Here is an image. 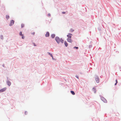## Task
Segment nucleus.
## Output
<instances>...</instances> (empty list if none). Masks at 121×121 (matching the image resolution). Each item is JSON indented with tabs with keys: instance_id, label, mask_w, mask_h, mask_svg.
Segmentation results:
<instances>
[{
	"instance_id": "f8f14e48",
	"label": "nucleus",
	"mask_w": 121,
	"mask_h": 121,
	"mask_svg": "<svg viewBox=\"0 0 121 121\" xmlns=\"http://www.w3.org/2000/svg\"><path fill=\"white\" fill-rule=\"evenodd\" d=\"M71 93L73 95H74L75 94V93L74 91H70Z\"/></svg>"
},
{
	"instance_id": "423d86ee",
	"label": "nucleus",
	"mask_w": 121,
	"mask_h": 121,
	"mask_svg": "<svg viewBox=\"0 0 121 121\" xmlns=\"http://www.w3.org/2000/svg\"><path fill=\"white\" fill-rule=\"evenodd\" d=\"M14 21L13 20H12L11 21L10 23L11 25H10V26H12L13 25L14 23Z\"/></svg>"
},
{
	"instance_id": "20e7f679",
	"label": "nucleus",
	"mask_w": 121,
	"mask_h": 121,
	"mask_svg": "<svg viewBox=\"0 0 121 121\" xmlns=\"http://www.w3.org/2000/svg\"><path fill=\"white\" fill-rule=\"evenodd\" d=\"M72 35V34L69 33L67 35V36L68 38H71Z\"/></svg>"
},
{
	"instance_id": "f257e3e1",
	"label": "nucleus",
	"mask_w": 121,
	"mask_h": 121,
	"mask_svg": "<svg viewBox=\"0 0 121 121\" xmlns=\"http://www.w3.org/2000/svg\"><path fill=\"white\" fill-rule=\"evenodd\" d=\"M95 80L97 83H99V78H98V76L97 75H95Z\"/></svg>"
},
{
	"instance_id": "393cba45",
	"label": "nucleus",
	"mask_w": 121,
	"mask_h": 121,
	"mask_svg": "<svg viewBox=\"0 0 121 121\" xmlns=\"http://www.w3.org/2000/svg\"><path fill=\"white\" fill-rule=\"evenodd\" d=\"M62 13L63 14H65V12H62Z\"/></svg>"
},
{
	"instance_id": "9d476101",
	"label": "nucleus",
	"mask_w": 121,
	"mask_h": 121,
	"mask_svg": "<svg viewBox=\"0 0 121 121\" xmlns=\"http://www.w3.org/2000/svg\"><path fill=\"white\" fill-rule=\"evenodd\" d=\"M96 89L94 87L92 89V90L94 91L95 93L96 92Z\"/></svg>"
},
{
	"instance_id": "6e6552de",
	"label": "nucleus",
	"mask_w": 121,
	"mask_h": 121,
	"mask_svg": "<svg viewBox=\"0 0 121 121\" xmlns=\"http://www.w3.org/2000/svg\"><path fill=\"white\" fill-rule=\"evenodd\" d=\"M7 84L9 86H10L11 85V83L9 81H8L7 82Z\"/></svg>"
},
{
	"instance_id": "f3484780",
	"label": "nucleus",
	"mask_w": 121,
	"mask_h": 121,
	"mask_svg": "<svg viewBox=\"0 0 121 121\" xmlns=\"http://www.w3.org/2000/svg\"><path fill=\"white\" fill-rule=\"evenodd\" d=\"M70 31L71 32H72L73 31H74V30L73 29H71L70 30Z\"/></svg>"
},
{
	"instance_id": "aec40b11",
	"label": "nucleus",
	"mask_w": 121,
	"mask_h": 121,
	"mask_svg": "<svg viewBox=\"0 0 121 121\" xmlns=\"http://www.w3.org/2000/svg\"><path fill=\"white\" fill-rule=\"evenodd\" d=\"M74 48H76V49H78V47H74Z\"/></svg>"
},
{
	"instance_id": "39448f33",
	"label": "nucleus",
	"mask_w": 121,
	"mask_h": 121,
	"mask_svg": "<svg viewBox=\"0 0 121 121\" xmlns=\"http://www.w3.org/2000/svg\"><path fill=\"white\" fill-rule=\"evenodd\" d=\"M67 40L68 42L71 43L72 42L71 38H68Z\"/></svg>"
},
{
	"instance_id": "b1692460",
	"label": "nucleus",
	"mask_w": 121,
	"mask_h": 121,
	"mask_svg": "<svg viewBox=\"0 0 121 121\" xmlns=\"http://www.w3.org/2000/svg\"><path fill=\"white\" fill-rule=\"evenodd\" d=\"M76 77L77 78H78V79L79 78L78 77V76H77V75H76Z\"/></svg>"
},
{
	"instance_id": "bb28decb",
	"label": "nucleus",
	"mask_w": 121,
	"mask_h": 121,
	"mask_svg": "<svg viewBox=\"0 0 121 121\" xmlns=\"http://www.w3.org/2000/svg\"><path fill=\"white\" fill-rule=\"evenodd\" d=\"M25 114L26 113V112H25Z\"/></svg>"
},
{
	"instance_id": "0eeeda50",
	"label": "nucleus",
	"mask_w": 121,
	"mask_h": 121,
	"mask_svg": "<svg viewBox=\"0 0 121 121\" xmlns=\"http://www.w3.org/2000/svg\"><path fill=\"white\" fill-rule=\"evenodd\" d=\"M49 36V33L48 32H47L45 35V36L46 37H48Z\"/></svg>"
},
{
	"instance_id": "a211bd4d",
	"label": "nucleus",
	"mask_w": 121,
	"mask_h": 121,
	"mask_svg": "<svg viewBox=\"0 0 121 121\" xmlns=\"http://www.w3.org/2000/svg\"><path fill=\"white\" fill-rule=\"evenodd\" d=\"M24 27V25L23 24H21V27L23 28Z\"/></svg>"
},
{
	"instance_id": "412c9836",
	"label": "nucleus",
	"mask_w": 121,
	"mask_h": 121,
	"mask_svg": "<svg viewBox=\"0 0 121 121\" xmlns=\"http://www.w3.org/2000/svg\"><path fill=\"white\" fill-rule=\"evenodd\" d=\"M51 16V15H50V14L49 13H48V17H50V16Z\"/></svg>"
},
{
	"instance_id": "f03ea898",
	"label": "nucleus",
	"mask_w": 121,
	"mask_h": 121,
	"mask_svg": "<svg viewBox=\"0 0 121 121\" xmlns=\"http://www.w3.org/2000/svg\"><path fill=\"white\" fill-rule=\"evenodd\" d=\"M55 40L58 43H60V39L59 37H56L55 38Z\"/></svg>"
},
{
	"instance_id": "a878e982",
	"label": "nucleus",
	"mask_w": 121,
	"mask_h": 121,
	"mask_svg": "<svg viewBox=\"0 0 121 121\" xmlns=\"http://www.w3.org/2000/svg\"><path fill=\"white\" fill-rule=\"evenodd\" d=\"M22 39H24V36H23V35L22 36Z\"/></svg>"
},
{
	"instance_id": "dca6fc26",
	"label": "nucleus",
	"mask_w": 121,
	"mask_h": 121,
	"mask_svg": "<svg viewBox=\"0 0 121 121\" xmlns=\"http://www.w3.org/2000/svg\"><path fill=\"white\" fill-rule=\"evenodd\" d=\"M9 17V16L8 15H6V18L7 19H8Z\"/></svg>"
},
{
	"instance_id": "1a4fd4ad",
	"label": "nucleus",
	"mask_w": 121,
	"mask_h": 121,
	"mask_svg": "<svg viewBox=\"0 0 121 121\" xmlns=\"http://www.w3.org/2000/svg\"><path fill=\"white\" fill-rule=\"evenodd\" d=\"M64 44H65V46L66 47H67L68 46V43L66 41H65Z\"/></svg>"
},
{
	"instance_id": "7ed1b4c3",
	"label": "nucleus",
	"mask_w": 121,
	"mask_h": 121,
	"mask_svg": "<svg viewBox=\"0 0 121 121\" xmlns=\"http://www.w3.org/2000/svg\"><path fill=\"white\" fill-rule=\"evenodd\" d=\"M6 87L0 90V92H2L6 90Z\"/></svg>"
},
{
	"instance_id": "cd10ccee",
	"label": "nucleus",
	"mask_w": 121,
	"mask_h": 121,
	"mask_svg": "<svg viewBox=\"0 0 121 121\" xmlns=\"http://www.w3.org/2000/svg\"><path fill=\"white\" fill-rule=\"evenodd\" d=\"M25 114L26 113V112H25Z\"/></svg>"
},
{
	"instance_id": "2eb2a0df",
	"label": "nucleus",
	"mask_w": 121,
	"mask_h": 121,
	"mask_svg": "<svg viewBox=\"0 0 121 121\" xmlns=\"http://www.w3.org/2000/svg\"><path fill=\"white\" fill-rule=\"evenodd\" d=\"M19 35L21 36H22L23 35L22 34V32H20Z\"/></svg>"
},
{
	"instance_id": "6ab92c4d",
	"label": "nucleus",
	"mask_w": 121,
	"mask_h": 121,
	"mask_svg": "<svg viewBox=\"0 0 121 121\" xmlns=\"http://www.w3.org/2000/svg\"><path fill=\"white\" fill-rule=\"evenodd\" d=\"M116 83L115 84V85H116L117 84V79H116Z\"/></svg>"
},
{
	"instance_id": "4468645a",
	"label": "nucleus",
	"mask_w": 121,
	"mask_h": 121,
	"mask_svg": "<svg viewBox=\"0 0 121 121\" xmlns=\"http://www.w3.org/2000/svg\"><path fill=\"white\" fill-rule=\"evenodd\" d=\"M60 42L62 43H64V40L62 39H60Z\"/></svg>"
},
{
	"instance_id": "ddd939ff",
	"label": "nucleus",
	"mask_w": 121,
	"mask_h": 121,
	"mask_svg": "<svg viewBox=\"0 0 121 121\" xmlns=\"http://www.w3.org/2000/svg\"><path fill=\"white\" fill-rule=\"evenodd\" d=\"M55 35L54 34H52L51 36V37L53 38H54L55 37Z\"/></svg>"
},
{
	"instance_id": "4be33fe9",
	"label": "nucleus",
	"mask_w": 121,
	"mask_h": 121,
	"mask_svg": "<svg viewBox=\"0 0 121 121\" xmlns=\"http://www.w3.org/2000/svg\"><path fill=\"white\" fill-rule=\"evenodd\" d=\"M33 45H34V46H36V45H35V43H33Z\"/></svg>"
},
{
	"instance_id": "5701e85b",
	"label": "nucleus",
	"mask_w": 121,
	"mask_h": 121,
	"mask_svg": "<svg viewBox=\"0 0 121 121\" xmlns=\"http://www.w3.org/2000/svg\"><path fill=\"white\" fill-rule=\"evenodd\" d=\"M35 33L34 32H33V33H31L32 34V35H34V34H35Z\"/></svg>"
},
{
	"instance_id": "9b49d317",
	"label": "nucleus",
	"mask_w": 121,
	"mask_h": 121,
	"mask_svg": "<svg viewBox=\"0 0 121 121\" xmlns=\"http://www.w3.org/2000/svg\"><path fill=\"white\" fill-rule=\"evenodd\" d=\"M49 55L52 57L53 59V56L52 54L50 53L49 52L48 53Z\"/></svg>"
}]
</instances>
